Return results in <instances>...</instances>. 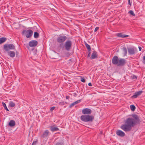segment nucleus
Here are the masks:
<instances>
[{
  "label": "nucleus",
  "mask_w": 145,
  "mask_h": 145,
  "mask_svg": "<svg viewBox=\"0 0 145 145\" xmlns=\"http://www.w3.org/2000/svg\"><path fill=\"white\" fill-rule=\"evenodd\" d=\"M140 120L138 116L133 115L132 118H128L126 120L125 122V124L122 125L121 128L125 132L129 131L132 127L139 123Z\"/></svg>",
  "instance_id": "f257e3e1"
},
{
  "label": "nucleus",
  "mask_w": 145,
  "mask_h": 145,
  "mask_svg": "<svg viewBox=\"0 0 145 145\" xmlns=\"http://www.w3.org/2000/svg\"><path fill=\"white\" fill-rule=\"evenodd\" d=\"M94 116L92 115H83L81 116L80 119L84 122H91L94 120Z\"/></svg>",
  "instance_id": "f03ea898"
},
{
  "label": "nucleus",
  "mask_w": 145,
  "mask_h": 145,
  "mask_svg": "<svg viewBox=\"0 0 145 145\" xmlns=\"http://www.w3.org/2000/svg\"><path fill=\"white\" fill-rule=\"evenodd\" d=\"M72 45V42L70 40L67 41L65 43L64 47L65 50L67 51H69L71 48Z\"/></svg>",
  "instance_id": "7ed1b4c3"
},
{
  "label": "nucleus",
  "mask_w": 145,
  "mask_h": 145,
  "mask_svg": "<svg viewBox=\"0 0 145 145\" xmlns=\"http://www.w3.org/2000/svg\"><path fill=\"white\" fill-rule=\"evenodd\" d=\"M14 46L12 44H5L3 46V48L6 51H8L9 50H13L15 48Z\"/></svg>",
  "instance_id": "20e7f679"
},
{
  "label": "nucleus",
  "mask_w": 145,
  "mask_h": 145,
  "mask_svg": "<svg viewBox=\"0 0 145 145\" xmlns=\"http://www.w3.org/2000/svg\"><path fill=\"white\" fill-rule=\"evenodd\" d=\"M67 39V37L65 35H60L57 38V42L59 43H62L64 42Z\"/></svg>",
  "instance_id": "39448f33"
},
{
  "label": "nucleus",
  "mask_w": 145,
  "mask_h": 145,
  "mask_svg": "<svg viewBox=\"0 0 145 145\" xmlns=\"http://www.w3.org/2000/svg\"><path fill=\"white\" fill-rule=\"evenodd\" d=\"M33 31L31 30L28 29L27 31L24 30L22 32V34H25V36L27 38L30 37L33 35Z\"/></svg>",
  "instance_id": "423d86ee"
},
{
  "label": "nucleus",
  "mask_w": 145,
  "mask_h": 145,
  "mask_svg": "<svg viewBox=\"0 0 145 145\" xmlns=\"http://www.w3.org/2000/svg\"><path fill=\"white\" fill-rule=\"evenodd\" d=\"M92 112L91 110L88 108H84L82 110V112L83 114L89 115Z\"/></svg>",
  "instance_id": "0eeeda50"
},
{
  "label": "nucleus",
  "mask_w": 145,
  "mask_h": 145,
  "mask_svg": "<svg viewBox=\"0 0 145 145\" xmlns=\"http://www.w3.org/2000/svg\"><path fill=\"white\" fill-rule=\"evenodd\" d=\"M38 44V42L37 41L35 40H32L29 42V44L31 47H35Z\"/></svg>",
  "instance_id": "6e6552de"
},
{
  "label": "nucleus",
  "mask_w": 145,
  "mask_h": 145,
  "mask_svg": "<svg viewBox=\"0 0 145 145\" xmlns=\"http://www.w3.org/2000/svg\"><path fill=\"white\" fill-rule=\"evenodd\" d=\"M119 59L117 56H114L112 58V63L114 65H117Z\"/></svg>",
  "instance_id": "1a4fd4ad"
},
{
  "label": "nucleus",
  "mask_w": 145,
  "mask_h": 145,
  "mask_svg": "<svg viewBox=\"0 0 145 145\" xmlns=\"http://www.w3.org/2000/svg\"><path fill=\"white\" fill-rule=\"evenodd\" d=\"M125 63V61L123 59H119L117 65L118 66H123Z\"/></svg>",
  "instance_id": "9d476101"
},
{
  "label": "nucleus",
  "mask_w": 145,
  "mask_h": 145,
  "mask_svg": "<svg viewBox=\"0 0 145 145\" xmlns=\"http://www.w3.org/2000/svg\"><path fill=\"white\" fill-rule=\"evenodd\" d=\"M116 134L118 135L121 137H123L125 135L124 132L120 130H118L116 131Z\"/></svg>",
  "instance_id": "9b49d317"
},
{
  "label": "nucleus",
  "mask_w": 145,
  "mask_h": 145,
  "mask_svg": "<svg viewBox=\"0 0 145 145\" xmlns=\"http://www.w3.org/2000/svg\"><path fill=\"white\" fill-rule=\"evenodd\" d=\"M129 54L130 55H133L135 54L136 50L134 48H128Z\"/></svg>",
  "instance_id": "f8f14e48"
},
{
  "label": "nucleus",
  "mask_w": 145,
  "mask_h": 145,
  "mask_svg": "<svg viewBox=\"0 0 145 145\" xmlns=\"http://www.w3.org/2000/svg\"><path fill=\"white\" fill-rule=\"evenodd\" d=\"M49 133L50 132L48 130H46L43 133L42 135L41 136V137L42 138L47 137Z\"/></svg>",
  "instance_id": "ddd939ff"
},
{
  "label": "nucleus",
  "mask_w": 145,
  "mask_h": 145,
  "mask_svg": "<svg viewBox=\"0 0 145 145\" xmlns=\"http://www.w3.org/2000/svg\"><path fill=\"white\" fill-rule=\"evenodd\" d=\"M8 55L11 57H13L15 56V52L12 51H10L8 52Z\"/></svg>",
  "instance_id": "4468645a"
},
{
  "label": "nucleus",
  "mask_w": 145,
  "mask_h": 145,
  "mask_svg": "<svg viewBox=\"0 0 145 145\" xmlns=\"http://www.w3.org/2000/svg\"><path fill=\"white\" fill-rule=\"evenodd\" d=\"M50 129V130L52 132L57 131L59 130L58 127L54 126H51Z\"/></svg>",
  "instance_id": "2eb2a0df"
},
{
  "label": "nucleus",
  "mask_w": 145,
  "mask_h": 145,
  "mask_svg": "<svg viewBox=\"0 0 145 145\" xmlns=\"http://www.w3.org/2000/svg\"><path fill=\"white\" fill-rule=\"evenodd\" d=\"M97 53L96 52H93L91 55V58L92 59L97 58Z\"/></svg>",
  "instance_id": "dca6fc26"
},
{
  "label": "nucleus",
  "mask_w": 145,
  "mask_h": 145,
  "mask_svg": "<svg viewBox=\"0 0 145 145\" xmlns=\"http://www.w3.org/2000/svg\"><path fill=\"white\" fill-rule=\"evenodd\" d=\"M81 100H78L72 103L70 105V106H69L71 108V107L75 105L76 104H77L79 103H80L81 102Z\"/></svg>",
  "instance_id": "f3484780"
},
{
  "label": "nucleus",
  "mask_w": 145,
  "mask_h": 145,
  "mask_svg": "<svg viewBox=\"0 0 145 145\" xmlns=\"http://www.w3.org/2000/svg\"><path fill=\"white\" fill-rule=\"evenodd\" d=\"M8 125L10 127L13 126L15 125V122L14 120H10Z\"/></svg>",
  "instance_id": "a211bd4d"
},
{
  "label": "nucleus",
  "mask_w": 145,
  "mask_h": 145,
  "mask_svg": "<svg viewBox=\"0 0 145 145\" xmlns=\"http://www.w3.org/2000/svg\"><path fill=\"white\" fill-rule=\"evenodd\" d=\"M7 40V38L4 37H2L0 38V44L5 42Z\"/></svg>",
  "instance_id": "6ab92c4d"
},
{
  "label": "nucleus",
  "mask_w": 145,
  "mask_h": 145,
  "mask_svg": "<svg viewBox=\"0 0 145 145\" xmlns=\"http://www.w3.org/2000/svg\"><path fill=\"white\" fill-rule=\"evenodd\" d=\"M117 36L121 38L127 37L129 36L128 35H123V34L121 33H118Z\"/></svg>",
  "instance_id": "aec40b11"
},
{
  "label": "nucleus",
  "mask_w": 145,
  "mask_h": 145,
  "mask_svg": "<svg viewBox=\"0 0 145 145\" xmlns=\"http://www.w3.org/2000/svg\"><path fill=\"white\" fill-rule=\"evenodd\" d=\"M122 49L124 55H126L127 53V51L126 48L125 47H123L122 48Z\"/></svg>",
  "instance_id": "412c9836"
},
{
  "label": "nucleus",
  "mask_w": 145,
  "mask_h": 145,
  "mask_svg": "<svg viewBox=\"0 0 145 145\" xmlns=\"http://www.w3.org/2000/svg\"><path fill=\"white\" fill-rule=\"evenodd\" d=\"M9 105L11 107H13L15 105V104L12 101H10L9 103Z\"/></svg>",
  "instance_id": "4be33fe9"
},
{
  "label": "nucleus",
  "mask_w": 145,
  "mask_h": 145,
  "mask_svg": "<svg viewBox=\"0 0 145 145\" xmlns=\"http://www.w3.org/2000/svg\"><path fill=\"white\" fill-rule=\"evenodd\" d=\"M130 108L131 110L132 111H134L136 108L135 106L133 105H131L130 106Z\"/></svg>",
  "instance_id": "5701e85b"
},
{
  "label": "nucleus",
  "mask_w": 145,
  "mask_h": 145,
  "mask_svg": "<svg viewBox=\"0 0 145 145\" xmlns=\"http://www.w3.org/2000/svg\"><path fill=\"white\" fill-rule=\"evenodd\" d=\"M2 104H3V107L7 111H9V110L7 108L6 104L5 103L3 102Z\"/></svg>",
  "instance_id": "b1692460"
},
{
  "label": "nucleus",
  "mask_w": 145,
  "mask_h": 145,
  "mask_svg": "<svg viewBox=\"0 0 145 145\" xmlns=\"http://www.w3.org/2000/svg\"><path fill=\"white\" fill-rule=\"evenodd\" d=\"M39 33L37 32H35L34 33V37L35 38H37L39 37Z\"/></svg>",
  "instance_id": "393cba45"
},
{
  "label": "nucleus",
  "mask_w": 145,
  "mask_h": 145,
  "mask_svg": "<svg viewBox=\"0 0 145 145\" xmlns=\"http://www.w3.org/2000/svg\"><path fill=\"white\" fill-rule=\"evenodd\" d=\"M86 46L89 51H90L91 48L90 46L87 44H85Z\"/></svg>",
  "instance_id": "a878e982"
},
{
  "label": "nucleus",
  "mask_w": 145,
  "mask_h": 145,
  "mask_svg": "<svg viewBox=\"0 0 145 145\" xmlns=\"http://www.w3.org/2000/svg\"><path fill=\"white\" fill-rule=\"evenodd\" d=\"M143 92V91H138L137 92H135L136 94L138 96L140 95L141 93Z\"/></svg>",
  "instance_id": "bb28decb"
},
{
  "label": "nucleus",
  "mask_w": 145,
  "mask_h": 145,
  "mask_svg": "<svg viewBox=\"0 0 145 145\" xmlns=\"http://www.w3.org/2000/svg\"><path fill=\"white\" fill-rule=\"evenodd\" d=\"M138 97V96H137L136 93H134V95L131 97L133 99H134L137 98Z\"/></svg>",
  "instance_id": "cd10ccee"
},
{
  "label": "nucleus",
  "mask_w": 145,
  "mask_h": 145,
  "mask_svg": "<svg viewBox=\"0 0 145 145\" xmlns=\"http://www.w3.org/2000/svg\"><path fill=\"white\" fill-rule=\"evenodd\" d=\"M129 13H130L131 15H132L133 16H135V14L133 12L132 10H130L129 12Z\"/></svg>",
  "instance_id": "c85d7f7f"
},
{
  "label": "nucleus",
  "mask_w": 145,
  "mask_h": 145,
  "mask_svg": "<svg viewBox=\"0 0 145 145\" xmlns=\"http://www.w3.org/2000/svg\"><path fill=\"white\" fill-rule=\"evenodd\" d=\"M131 77H132V79H136L137 78V76L135 75L133 76H131Z\"/></svg>",
  "instance_id": "c756f323"
},
{
  "label": "nucleus",
  "mask_w": 145,
  "mask_h": 145,
  "mask_svg": "<svg viewBox=\"0 0 145 145\" xmlns=\"http://www.w3.org/2000/svg\"><path fill=\"white\" fill-rule=\"evenodd\" d=\"M81 81L83 82H86V80L84 78H82L81 79Z\"/></svg>",
  "instance_id": "7c9ffc66"
},
{
  "label": "nucleus",
  "mask_w": 145,
  "mask_h": 145,
  "mask_svg": "<svg viewBox=\"0 0 145 145\" xmlns=\"http://www.w3.org/2000/svg\"><path fill=\"white\" fill-rule=\"evenodd\" d=\"M37 140L34 141L33 142L31 145H35L36 144V143H37Z\"/></svg>",
  "instance_id": "2f4dec72"
},
{
  "label": "nucleus",
  "mask_w": 145,
  "mask_h": 145,
  "mask_svg": "<svg viewBox=\"0 0 145 145\" xmlns=\"http://www.w3.org/2000/svg\"><path fill=\"white\" fill-rule=\"evenodd\" d=\"M142 63L144 64H145V56H144L143 58Z\"/></svg>",
  "instance_id": "473e14b6"
},
{
  "label": "nucleus",
  "mask_w": 145,
  "mask_h": 145,
  "mask_svg": "<svg viewBox=\"0 0 145 145\" xmlns=\"http://www.w3.org/2000/svg\"><path fill=\"white\" fill-rule=\"evenodd\" d=\"M55 107L54 106L52 107H51L50 109V111L51 112H52L53 111V110L55 109Z\"/></svg>",
  "instance_id": "72a5a7b5"
},
{
  "label": "nucleus",
  "mask_w": 145,
  "mask_h": 145,
  "mask_svg": "<svg viewBox=\"0 0 145 145\" xmlns=\"http://www.w3.org/2000/svg\"><path fill=\"white\" fill-rule=\"evenodd\" d=\"M99 29V27H96L94 31L95 32H96Z\"/></svg>",
  "instance_id": "f704fd0d"
},
{
  "label": "nucleus",
  "mask_w": 145,
  "mask_h": 145,
  "mask_svg": "<svg viewBox=\"0 0 145 145\" xmlns=\"http://www.w3.org/2000/svg\"><path fill=\"white\" fill-rule=\"evenodd\" d=\"M62 144L60 142H58L57 143L56 145H62Z\"/></svg>",
  "instance_id": "c9c22d12"
},
{
  "label": "nucleus",
  "mask_w": 145,
  "mask_h": 145,
  "mask_svg": "<svg viewBox=\"0 0 145 145\" xmlns=\"http://www.w3.org/2000/svg\"><path fill=\"white\" fill-rule=\"evenodd\" d=\"M128 3L130 6L131 5V3H130V0H128Z\"/></svg>",
  "instance_id": "e433bc0d"
},
{
  "label": "nucleus",
  "mask_w": 145,
  "mask_h": 145,
  "mask_svg": "<svg viewBox=\"0 0 145 145\" xmlns=\"http://www.w3.org/2000/svg\"><path fill=\"white\" fill-rule=\"evenodd\" d=\"M139 50L140 51L142 49V48L141 47H138Z\"/></svg>",
  "instance_id": "4c0bfd02"
},
{
  "label": "nucleus",
  "mask_w": 145,
  "mask_h": 145,
  "mask_svg": "<svg viewBox=\"0 0 145 145\" xmlns=\"http://www.w3.org/2000/svg\"><path fill=\"white\" fill-rule=\"evenodd\" d=\"M88 85L89 86H92V84H91V83H89L88 84Z\"/></svg>",
  "instance_id": "58836bf2"
},
{
  "label": "nucleus",
  "mask_w": 145,
  "mask_h": 145,
  "mask_svg": "<svg viewBox=\"0 0 145 145\" xmlns=\"http://www.w3.org/2000/svg\"><path fill=\"white\" fill-rule=\"evenodd\" d=\"M69 97V96H66V99H68Z\"/></svg>",
  "instance_id": "ea45409f"
},
{
  "label": "nucleus",
  "mask_w": 145,
  "mask_h": 145,
  "mask_svg": "<svg viewBox=\"0 0 145 145\" xmlns=\"http://www.w3.org/2000/svg\"><path fill=\"white\" fill-rule=\"evenodd\" d=\"M103 132H102V131H101L100 132V133H101V135H102L103 134Z\"/></svg>",
  "instance_id": "a19ab883"
},
{
  "label": "nucleus",
  "mask_w": 145,
  "mask_h": 145,
  "mask_svg": "<svg viewBox=\"0 0 145 145\" xmlns=\"http://www.w3.org/2000/svg\"><path fill=\"white\" fill-rule=\"evenodd\" d=\"M89 54H90V53H89V54L88 55V57H89Z\"/></svg>",
  "instance_id": "79ce46f5"
}]
</instances>
